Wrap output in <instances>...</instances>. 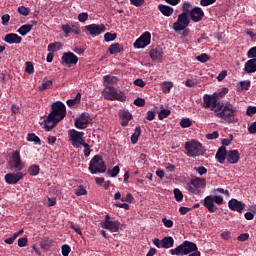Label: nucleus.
<instances>
[{"label": "nucleus", "mask_w": 256, "mask_h": 256, "mask_svg": "<svg viewBox=\"0 0 256 256\" xmlns=\"http://www.w3.org/2000/svg\"><path fill=\"white\" fill-rule=\"evenodd\" d=\"M119 171H121L119 166H114L113 169L107 171V175H110L111 177H117V175H119Z\"/></svg>", "instance_id": "37998d69"}, {"label": "nucleus", "mask_w": 256, "mask_h": 256, "mask_svg": "<svg viewBox=\"0 0 256 256\" xmlns=\"http://www.w3.org/2000/svg\"><path fill=\"white\" fill-rule=\"evenodd\" d=\"M68 139L71 142L72 147L79 149V147L85 144V133L70 129L68 131Z\"/></svg>", "instance_id": "6e6552de"}, {"label": "nucleus", "mask_w": 256, "mask_h": 256, "mask_svg": "<svg viewBox=\"0 0 256 256\" xmlns=\"http://www.w3.org/2000/svg\"><path fill=\"white\" fill-rule=\"evenodd\" d=\"M119 117L122 120L121 122L122 127H127L131 119H133V115H131L130 112L126 110H120Z\"/></svg>", "instance_id": "5701e85b"}, {"label": "nucleus", "mask_w": 256, "mask_h": 256, "mask_svg": "<svg viewBox=\"0 0 256 256\" xmlns=\"http://www.w3.org/2000/svg\"><path fill=\"white\" fill-rule=\"evenodd\" d=\"M192 8H193V5L191 4V2H183L182 14L189 15L191 13Z\"/></svg>", "instance_id": "e433bc0d"}, {"label": "nucleus", "mask_w": 256, "mask_h": 256, "mask_svg": "<svg viewBox=\"0 0 256 256\" xmlns=\"http://www.w3.org/2000/svg\"><path fill=\"white\" fill-rule=\"evenodd\" d=\"M63 45L61 43L56 42V43H50L48 45V51L50 53H55V51H59V49H62Z\"/></svg>", "instance_id": "c9c22d12"}, {"label": "nucleus", "mask_w": 256, "mask_h": 256, "mask_svg": "<svg viewBox=\"0 0 256 256\" xmlns=\"http://www.w3.org/2000/svg\"><path fill=\"white\" fill-rule=\"evenodd\" d=\"M27 141L35 143V145H41V139L35 134H28Z\"/></svg>", "instance_id": "ea45409f"}, {"label": "nucleus", "mask_w": 256, "mask_h": 256, "mask_svg": "<svg viewBox=\"0 0 256 256\" xmlns=\"http://www.w3.org/2000/svg\"><path fill=\"white\" fill-rule=\"evenodd\" d=\"M18 13H20V15H24V17H27V15H29V8L20 6L18 7Z\"/></svg>", "instance_id": "5fc2aeb1"}, {"label": "nucleus", "mask_w": 256, "mask_h": 256, "mask_svg": "<svg viewBox=\"0 0 256 256\" xmlns=\"http://www.w3.org/2000/svg\"><path fill=\"white\" fill-rule=\"evenodd\" d=\"M88 169L92 175H97V173H105L107 171V165H105L103 157L95 155L91 159Z\"/></svg>", "instance_id": "39448f33"}, {"label": "nucleus", "mask_w": 256, "mask_h": 256, "mask_svg": "<svg viewBox=\"0 0 256 256\" xmlns=\"http://www.w3.org/2000/svg\"><path fill=\"white\" fill-rule=\"evenodd\" d=\"M217 0H200V5L202 7H209V5H213Z\"/></svg>", "instance_id": "680f3d73"}, {"label": "nucleus", "mask_w": 256, "mask_h": 256, "mask_svg": "<svg viewBox=\"0 0 256 256\" xmlns=\"http://www.w3.org/2000/svg\"><path fill=\"white\" fill-rule=\"evenodd\" d=\"M237 106L231 104V102H225L220 104L219 110L215 112V116L218 119H222L224 123H238L239 118H237Z\"/></svg>", "instance_id": "f03ea898"}, {"label": "nucleus", "mask_w": 256, "mask_h": 256, "mask_svg": "<svg viewBox=\"0 0 256 256\" xmlns=\"http://www.w3.org/2000/svg\"><path fill=\"white\" fill-rule=\"evenodd\" d=\"M27 243H29V240L27 238L18 239V247H27Z\"/></svg>", "instance_id": "0e129e2a"}, {"label": "nucleus", "mask_w": 256, "mask_h": 256, "mask_svg": "<svg viewBox=\"0 0 256 256\" xmlns=\"http://www.w3.org/2000/svg\"><path fill=\"white\" fill-rule=\"evenodd\" d=\"M133 199V195L131 193H128L125 197L121 198V201L124 203H132Z\"/></svg>", "instance_id": "052dcab7"}, {"label": "nucleus", "mask_w": 256, "mask_h": 256, "mask_svg": "<svg viewBox=\"0 0 256 256\" xmlns=\"http://www.w3.org/2000/svg\"><path fill=\"white\" fill-rule=\"evenodd\" d=\"M61 63L62 65L71 67V65H77V63H79V58L73 52H65L62 55Z\"/></svg>", "instance_id": "2eb2a0df"}, {"label": "nucleus", "mask_w": 256, "mask_h": 256, "mask_svg": "<svg viewBox=\"0 0 256 256\" xmlns=\"http://www.w3.org/2000/svg\"><path fill=\"white\" fill-rule=\"evenodd\" d=\"M228 207L231 211H237V213H243V209H245V204L235 198H232L228 202Z\"/></svg>", "instance_id": "6ab92c4d"}, {"label": "nucleus", "mask_w": 256, "mask_h": 256, "mask_svg": "<svg viewBox=\"0 0 256 256\" xmlns=\"http://www.w3.org/2000/svg\"><path fill=\"white\" fill-rule=\"evenodd\" d=\"M23 162H21V155L19 152L14 151L12 153V158L9 162L10 171H23Z\"/></svg>", "instance_id": "9b49d317"}, {"label": "nucleus", "mask_w": 256, "mask_h": 256, "mask_svg": "<svg viewBox=\"0 0 256 256\" xmlns=\"http://www.w3.org/2000/svg\"><path fill=\"white\" fill-rule=\"evenodd\" d=\"M108 51L110 55H117V53H121V51H123V46L119 43H114L109 46Z\"/></svg>", "instance_id": "c756f323"}, {"label": "nucleus", "mask_w": 256, "mask_h": 256, "mask_svg": "<svg viewBox=\"0 0 256 256\" xmlns=\"http://www.w3.org/2000/svg\"><path fill=\"white\" fill-rule=\"evenodd\" d=\"M68 107H75V105H79L81 103V92H78L74 99L67 100Z\"/></svg>", "instance_id": "f704fd0d"}, {"label": "nucleus", "mask_w": 256, "mask_h": 256, "mask_svg": "<svg viewBox=\"0 0 256 256\" xmlns=\"http://www.w3.org/2000/svg\"><path fill=\"white\" fill-rule=\"evenodd\" d=\"M107 28L104 24H90L84 27V31H87L91 37H97L105 33Z\"/></svg>", "instance_id": "4468645a"}, {"label": "nucleus", "mask_w": 256, "mask_h": 256, "mask_svg": "<svg viewBox=\"0 0 256 256\" xmlns=\"http://www.w3.org/2000/svg\"><path fill=\"white\" fill-rule=\"evenodd\" d=\"M69 253H71V247L67 244L62 245V255L69 256Z\"/></svg>", "instance_id": "13d9d810"}, {"label": "nucleus", "mask_w": 256, "mask_h": 256, "mask_svg": "<svg viewBox=\"0 0 256 256\" xmlns=\"http://www.w3.org/2000/svg\"><path fill=\"white\" fill-rule=\"evenodd\" d=\"M39 171H41V169L39 168V165L34 164L28 168V173L32 177H36V175H39Z\"/></svg>", "instance_id": "58836bf2"}, {"label": "nucleus", "mask_w": 256, "mask_h": 256, "mask_svg": "<svg viewBox=\"0 0 256 256\" xmlns=\"http://www.w3.org/2000/svg\"><path fill=\"white\" fill-rule=\"evenodd\" d=\"M149 55L153 61H159V59H163V50L161 48H154L149 52Z\"/></svg>", "instance_id": "c85d7f7f"}, {"label": "nucleus", "mask_w": 256, "mask_h": 256, "mask_svg": "<svg viewBox=\"0 0 256 256\" xmlns=\"http://www.w3.org/2000/svg\"><path fill=\"white\" fill-rule=\"evenodd\" d=\"M244 71L246 73H255L256 72V58L250 59L245 63Z\"/></svg>", "instance_id": "cd10ccee"}, {"label": "nucleus", "mask_w": 256, "mask_h": 256, "mask_svg": "<svg viewBox=\"0 0 256 256\" xmlns=\"http://www.w3.org/2000/svg\"><path fill=\"white\" fill-rule=\"evenodd\" d=\"M139 137H141V126H136L130 138L132 145H136L137 141H139Z\"/></svg>", "instance_id": "72a5a7b5"}, {"label": "nucleus", "mask_w": 256, "mask_h": 256, "mask_svg": "<svg viewBox=\"0 0 256 256\" xmlns=\"http://www.w3.org/2000/svg\"><path fill=\"white\" fill-rule=\"evenodd\" d=\"M203 205L204 207H206V209H208L209 213H215V211H217V207H215L213 196L205 197Z\"/></svg>", "instance_id": "a878e982"}, {"label": "nucleus", "mask_w": 256, "mask_h": 256, "mask_svg": "<svg viewBox=\"0 0 256 256\" xmlns=\"http://www.w3.org/2000/svg\"><path fill=\"white\" fill-rule=\"evenodd\" d=\"M87 19H89V14L87 12L78 14V21H80V23H85Z\"/></svg>", "instance_id": "3c124183"}, {"label": "nucleus", "mask_w": 256, "mask_h": 256, "mask_svg": "<svg viewBox=\"0 0 256 256\" xmlns=\"http://www.w3.org/2000/svg\"><path fill=\"white\" fill-rule=\"evenodd\" d=\"M172 88H173V83L172 82H164L163 85H162L163 93H169Z\"/></svg>", "instance_id": "c03bdc74"}, {"label": "nucleus", "mask_w": 256, "mask_h": 256, "mask_svg": "<svg viewBox=\"0 0 256 256\" xmlns=\"http://www.w3.org/2000/svg\"><path fill=\"white\" fill-rule=\"evenodd\" d=\"M40 247H41V249H44V251H49V249H51V247H53V240L49 239V238H44L40 242Z\"/></svg>", "instance_id": "473e14b6"}, {"label": "nucleus", "mask_w": 256, "mask_h": 256, "mask_svg": "<svg viewBox=\"0 0 256 256\" xmlns=\"http://www.w3.org/2000/svg\"><path fill=\"white\" fill-rule=\"evenodd\" d=\"M191 125H193V123L191 122V120L189 118H184L180 121V126L183 129H186L187 127H191Z\"/></svg>", "instance_id": "a18cd8bd"}, {"label": "nucleus", "mask_w": 256, "mask_h": 256, "mask_svg": "<svg viewBox=\"0 0 256 256\" xmlns=\"http://www.w3.org/2000/svg\"><path fill=\"white\" fill-rule=\"evenodd\" d=\"M219 99V96H217V92L213 94H205L203 96V104L202 107L204 109H211L214 113L219 111V107L221 103H219L217 100Z\"/></svg>", "instance_id": "0eeeda50"}, {"label": "nucleus", "mask_w": 256, "mask_h": 256, "mask_svg": "<svg viewBox=\"0 0 256 256\" xmlns=\"http://www.w3.org/2000/svg\"><path fill=\"white\" fill-rule=\"evenodd\" d=\"M148 45H151V32H144L135 42V49H145Z\"/></svg>", "instance_id": "ddd939ff"}, {"label": "nucleus", "mask_w": 256, "mask_h": 256, "mask_svg": "<svg viewBox=\"0 0 256 256\" xmlns=\"http://www.w3.org/2000/svg\"><path fill=\"white\" fill-rule=\"evenodd\" d=\"M53 87V81L48 80L42 83V85L39 87V91H47V89H52Z\"/></svg>", "instance_id": "a19ab883"}, {"label": "nucleus", "mask_w": 256, "mask_h": 256, "mask_svg": "<svg viewBox=\"0 0 256 256\" xmlns=\"http://www.w3.org/2000/svg\"><path fill=\"white\" fill-rule=\"evenodd\" d=\"M169 253L170 255L201 256V252L199 251L197 244L187 240L178 247L169 250Z\"/></svg>", "instance_id": "7ed1b4c3"}, {"label": "nucleus", "mask_w": 256, "mask_h": 256, "mask_svg": "<svg viewBox=\"0 0 256 256\" xmlns=\"http://www.w3.org/2000/svg\"><path fill=\"white\" fill-rule=\"evenodd\" d=\"M162 223L164 227H167V229H171V227H173V220L171 219L163 218Z\"/></svg>", "instance_id": "6e6d98bb"}, {"label": "nucleus", "mask_w": 256, "mask_h": 256, "mask_svg": "<svg viewBox=\"0 0 256 256\" xmlns=\"http://www.w3.org/2000/svg\"><path fill=\"white\" fill-rule=\"evenodd\" d=\"M193 23H200L203 21V17H205V12L201 7H194L190 10L189 16Z\"/></svg>", "instance_id": "dca6fc26"}, {"label": "nucleus", "mask_w": 256, "mask_h": 256, "mask_svg": "<svg viewBox=\"0 0 256 256\" xmlns=\"http://www.w3.org/2000/svg\"><path fill=\"white\" fill-rule=\"evenodd\" d=\"M158 9H159L160 13H162V15H164V17H171V15H173V13L175 11L173 9V7L168 6V5H163V4H159Z\"/></svg>", "instance_id": "bb28decb"}, {"label": "nucleus", "mask_w": 256, "mask_h": 256, "mask_svg": "<svg viewBox=\"0 0 256 256\" xmlns=\"http://www.w3.org/2000/svg\"><path fill=\"white\" fill-rule=\"evenodd\" d=\"M103 97L108 101H120L122 103L127 100L125 93H123V91H117V88L113 86L104 88Z\"/></svg>", "instance_id": "20e7f679"}, {"label": "nucleus", "mask_w": 256, "mask_h": 256, "mask_svg": "<svg viewBox=\"0 0 256 256\" xmlns=\"http://www.w3.org/2000/svg\"><path fill=\"white\" fill-rule=\"evenodd\" d=\"M115 39H117V34L116 33H106L104 34V40L109 43V41H115Z\"/></svg>", "instance_id": "49530a36"}, {"label": "nucleus", "mask_w": 256, "mask_h": 256, "mask_svg": "<svg viewBox=\"0 0 256 256\" xmlns=\"http://www.w3.org/2000/svg\"><path fill=\"white\" fill-rule=\"evenodd\" d=\"M82 147H84V156L89 157L91 155V147L89 146V144L84 142V144H82Z\"/></svg>", "instance_id": "864d4df0"}, {"label": "nucleus", "mask_w": 256, "mask_h": 256, "mask_svg": "<svg viewBox=\"0 0 256 256\" xmlns=\"http://www.w3.org/2000/svg\"><path fill=\"white\" fill-rule=\"evenodd\" d=\"M75 195H77L78 197H81V195H87V190L83 186H78L75 189Z\"/></svg>", "instance_id": "de8ad7c7"}, {"label": "nucleus", "mask_w": 256, "mask_h": 256, "mask_svg": "<svg viewBox=\"0 0 256 256\" xmlns=\"http://www.w3.org/2000/svg\"><path fill=\"white\" fill-rule=\"evenodd\" d=\"M90 121H91V118H89V115L82 114L80 117H78L75 120L74 125L77 129H86Z\"/></svg>", "instance_id": "a211bd4d"}, {"label": "nucleus", "mask_w": 256, "mask_h": 256, "mask_svg": "<svg viewBox=\"0 0 256 256\" xmlns=\"http://www.w3.org/2000/svg\"><path fill=\"white\" fill-rule=\"evenodd\" d=\"M247 57L249 59H256V47H252L248 52H247Z\"/></svg>", "instance_id": "e2e57ef3"}, {"label": "nucleus", "mask_w": 256, "mask_h": 256, "mask_svg": "<svg viewBox=\"0 0 256 256\" xmlns=\"http://www.w3.org/2000/svg\"><path fill=\"white\" fill-rule=\"evenodd\" d=\"M197 61H200V63H207L209 61V55L206 53H203L196 57Z\"/></svg>", "instance_id": "603ef678"}, {"label": "nucleus", "mask_w": 256, "mask_h": 256, "mask_svg": "<svg viewBox=\"0 0 256 256\" xmlns=\"http://www.w3.org/2000/svg\"><path fill=\"white\" fill-rule=\"evenodd\" d=\"M249 87H251V81L244 80L240 81L238 89L239 91H249Z\"/></svg>", "instance_id": "4c0bfd02"}, {"label": "nucleus", "mask_w": 256, "mask_h": 256, "mask_svg": "<svg viewBox=\"0 0 256 256\" xmlns=\"http://www.w3.org/2000/svg\"><path fill=\"white\" fill-rule=\"evenodd\" d=\"M5 43H8V45H19L21 41H23V38L15 33H9L6 34L4 37Z\"/></svg>", "instance_id": "aec40b11"}, {"label": "nucleus", "mask_w": 256, "mask_h": 256, "mask_svg": "<svg viewBox=\"0 0 256 256\" xmlns=\"http://www.w3.org/2000/svg\"><path fill=\"white\" fill-rule=\"evenodd\" d=\"M207 185V180L205 178H194L191 179L190 183L188 184V191L193 195H199L201 193V189H205Z\"/></svg>", "instance_id": "1a4fd4ad"}, {"label": "nucleus", "mask_w": 256, "mask_h": 256, "mask_svg": "<svg viewBox=\"0 0 256 256\" xmlns=\"http://www.w3.org/2000/svg\"><path fill=\"white\" fill-rule=\"evenodd\" d=\"M174 197L176 199V201L181 202L183 201V192H181V190L179 189H174Z\"/></svg>", "instance_id": "8fccbe9b"}, {"label": "nucleus", "mask_w": 256, "mask_h": 256, "mask_svg": "<svg viewBox=\"0 0 256 256\" xmlns=\"http://www.w3.org/2000/svg\"><path fill=\"white\" fill-rule=\"evenodd\" d=\"M248 132L251 135H255V133H256V122H253L252 124H250V126L248 127Z\"/></svg>", "instance_id": "338daca9"}, {"label": "nucleus", "mask_w": 256, "mask_h": 256, "mask_svg": "<svg viewBox=\"0 0 256 256\" xmlns=\"http://www.w3.org/2000/svg\"><path fill=\"white\" fill-rule=\"evenodd\" d=\"M185 149L187 150L186 155L188 157H201V155L205 153V148H203V145L195 140L186 142Z\"/></svg>", "instance_id": "423d86ee"}, {"label": "nucleus", "mask_w": 256, "mask_h": 256, "mask_svg": "<svg viewBox=\"0 0 256 256\" xmlns=\"http://www.w3.org/2000/svg\"><path fill=\"white\" fill-rule=\"evenodd\" d=\"M32 29H33L32 24H24L17 30V33H19V35H22V37H25L27 33H31Z\"/></svg>", "instance_id": "7c9ffc66"}, {"label": "nucleus", "mask_w": 256, "mask_h": 256, "mask_svg": "<svg viewBox=\"0 0 256 256\" xmlns=\"http://www.w3.org/2000/svg\"><path fill=\"white\" fill-rule=\"evenodd\" d=\"M25 72L28 73L29 75H33V73H35V68L33 67V63L26 62Z\"/></svg>", "instance_id": "09e8293b"}, {"label": "nucleus", "mask_w": 256, "mask_h": 256, "mask_svg": "<svg viewBox=\"0 0 256 256\" xmlns=\"http://www.w3.org/2000/svg\"><path fill=\"white\" fill-rule=\"evenodd\" d=\"M153 243L158 249H171L175 245V240L171 236H166L162 240L155 238Z\"/></svg>", "instance_id": "f8f14e48"}, {"label": "nucleus", "mask_w": 256, "mask_h": 256, "mask_svg": "<svg viewBox=\"0 0 256 256\" xmlns=\"http://www.w3.org/2000/svg\"><path fill=\"white\" fill-rule=\"evenodd\" d=\"M134 105H136V107H144V105H145V99L140 98V97L136 98V99L134 100Z\"/></svg>", "instance_id": "bf43d9fd"}, {"label": "nucleus", "mask_w": 256, "mask_h": 256, "mask_svg": "<svg viewBox=\"0 0 256 256\" xmlns=\"http://www.w3.org/2000/svg\"><path fill=\"white\" fill-rule=\"evenodd\" d=\"M61 29L65 35H69V33H75V35L81 34V30L77 24H64L61 26Z\"/></svg>", "instance_id": "4be33fe9"}, {"label": "nucleus", "mask_w": 256, "mask_h": 256, "mask_svg": "<svg viewBox=\"0 0 256 256\" xmlns=\"http://www.w3.org/2000/svg\"><path fill=\"white\" fill-rule=\"evenodd\" d=\"M190 23L191 19L189 18V15L180 13L177 21L173 23L172 27L175 33H181V30L187 29Z\"/></svg>", "instance_id": "9d476101"}, {"label": "nucleus", "mask_w": 256, "mask_h": 256, "mask_svg": "<svg viewBox=\"0 0 256 256\" xmlns=\"http://www.w3.org/2000/svg\"><path fill=\"white\" fill-rule=\"evenodd\" d=\"M219 138V132L214 131L212 133L206 134V139L213 140Z\"/></svg>", "instance_id": "69168bd1"}, {"label": "nucleus", "mask_w": 256, "mask_h": 256, "mask_svg": "<svg viewBox=\"0 0 256 256\" xmlns=\"http://www.w3.org/2000/svg\"><path fill=\"white\" fill-rule=\"evenodd\" d=\"M213 201L216 203V205H223V198L219 195H215L213 197Z\"/></svg>", "instance_id": "774afa93"}, {"label": "nucleus", "mask_w": 256, "mask_h": 256, "mask_svg": "<svg viewBox=\"0 0 256 256\" xmlns=\"http://www.w3.org/2000/svg\"><path fill=\"white\" fill-rule=\"evenodd\" d=\"M171 115V110L169 109H162L158 114V119L163 120Z\"/></svg>", "instance_id": "79ce46f5"}, {"label": "nucleus", "mask_w": 256, "mask_h": 256, "mask_svg": "<svg viewBox=\"0 0 256 256\" xmlns=\"http://www.w3.org/2000/svg\"><path fill=\"white\" fill-rule=\"evenodd\" d=\"M119 79L115 76L106 75L103 77V84L107 87L108 85H115Z\"/></svg>", "instance_id": "2f4dec72"}, {"label": "nucleus", "mask_w": 256, "mask_h": 256, "mask_svg": "<svg viewBox=\"0 0 256 256\" xmlns=\"http://www.w3.org/2000/svg\"><path fill=\"white\" fill-rule=\"evenodd\" d=\"M23 177H24V175L21 172L8 173L4 176V179L8 185H17V182L21 181V179H23Z\"/></svg>", "instance_id": "f3484780"}, {"label": "nucleus", "mask_w": 256, "mask_h": 256, "mask_svg": "<svg viewBox=\"0 0 256 256\" xmlns=\"http://www.w3.org/2000/svg\"><path fill=\"white\" fill-rule=\"evenodd\" d=\"M51 112L44 120V129L46 131H51V129L55 128L57 123L63 121L67 115V107L61 101L54 102L51 106Z\"/></svg>", "instance_id": "f257e3e1"}, {"label": "nucleus", "mask_w": 256, "mask_h": 256, "mask_svg": "<svg viewBox=\"0 0 256 256\" xmlns=\"http://www.w3.org/2000/svg\"><path fill=\"white\" fill-rule=\"evenodd\" d=\"M103 229H107L108 231H111V233H117L119 231V227H121V223L119 221H104L102 224Z\"/></svg>", "instance_id": "412c9836"}, {"label": "nucleus", "mask_w": 256, "mask_h": 256, "mask_svg": "<svg viewBox=\"0 0 256 256\" xmlns=\"http://www.w3.org/2000/svg\"><path fill=\"white\" fill-rule=\"evenodd\" d=\"M255 113H256V107L248 106V108L246 110V115H248V117H253V115H255Z\"/></svg>", "instance_id": "4d7b16f0"}, {"label": "nucleus", "mask_w": 256, "mask_h": 256, "mask_svg": "<svg viewBox=\"0 0 256 256\" xmlns=\"http://www.w3.org/2000/svg\"><path fill=\"white\" fill-rule=\"evenodd\" d=\"M240 155L238 150H230L226 154V160L228 163L235 165V163H239Z\"/></svg>", "instance_id": "b1692460"}, {"label": "nucleus", "mask_w": 256, "mask_h": 256, "mask_svg": "<svg viewBox=\"0 0 256 256\" xmlns=\"http://www.w3.org/2000/svg\"><path fill=\"white\" fill-rule=\"evenodd\" d=\"M215 159L223 165L225 163V159H227V148L225 146H221L216 152Z\"/></svg>", "instance_id": "393cba45"}]
</instances>
